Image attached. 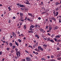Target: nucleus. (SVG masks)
I'll return each instance as SVG.
<instances>
[{
	"label": "nucleus",
	"instance_id": "nucleus-1",
	"mask_svg": "<svg viewBox=\"0 0 61 61\" xmlns=\"http://www.w3.org/2000/svg\"><path fill=\"white\" fill-rule=\"evenodd\" d=\"M25 59L27 61H30V59H30L29 57H26Z\"/></svg>",
	"mask_w": 61,
	"mask_h": 61
},
{
	"label": "nucleus",
	"instance_id": "nucleus-39",
	"mask_svg": "<svg viewBox=\"0 0 61 61\" xmlns=\"http://www.w3.org/2000/svg\"><path fill=\"white\" fill-rule=\"evenodd\" d=\"M57 37H58V38H60V36L59 35H57Z\"/></svg>",
	"mask_w": 61,
	"mask_h": 61
},
{
	"label": "nucleus",
	"instance_id": "nucleus-6",
	"mask_svg": "<svg viewBox=\"0 0 61 61\" xmlns=\"http://www.w3.org/2000/svg\"><path fill=\"white\" fill-rule=\"evenodd\" d=\"M13 34L14 37H16V34H15V33H13Z\"/></svg>",
	"mask_w": 61,
	"mask_h": 61
},
{
	"label": "nucleus",
	"instance_id": "nucleus-60",
	"mask_svg": "<svg viewBox=\"0 0 61 61\" xmlns=\"http://www.w3.org/2000/svg\"><path fill=\"white\" fill-rule=\"evenodd\" d=\"M48 35H49V36H51V35L50 34H49V33H48Z\"/></svg>",
	"mask_w": 61,
	"mask_h": 61
},
{
	"label": "nucleus",
	"instance_id": "nucleus-18",
	"mask_svg": "<svg viewBox=\"0 0 61 61\" xmlns=\"http://www.w3.org/2000/svg\"><path fill=\"white\" fill-rule=\"evenodd\" d=\"M43 46H44V47H46L47 46V45L46 44H44Z\"/></svg>",
	"mask_w": 61,
	"mask_h": 61
},
{
	"label": "nucleus",
	"instance_id": "nucleus-9",
	"mask_svg": "<svg viewBox=\"0 0 61 61\" xmlns=\"http://www.w3.org/2000/svg\"><path fill=\"white\" fill-rule=\"evenodd\" d=\"M16 48V46H13L12 47V49H14L15 48Z\"/></svg>",
	"mask_w": 61,
	"mask_h": 61
},
{
	"label": "nucleus",
	"instance_id": "nucleus-32",
	"mask_svg": "<svg viewBox=\"0 0 61 61\" xmlns=\"http://www.w3.org/2000/svg\"><path fill=\"white\" fill-rule=\"evenodd\" d=\"M25 52H26V53H28V54L29 53V52H28V51H27V50H25Z\"/></svg>",
	"mask_w": 61,
	"mask_h": 61
},
{
	"label": "nucleus",
	"instance_id": "nucleus-13",
	"mask_svg": "<svg viewBox=\"0 0 61 61\" xmlns=\"http://www.w3.org/2000/svg\"><path fill=\"white\" fill-rule=\"evenodd\" d=\"M20 15L21 16H23V14L22 13H20Z\"/></svg>",
	"mask_w": 61,
	"mask_h": 61
},
{
	"label": "nucleus",
	"instance_id": "nucleus-49",
	"mask_svg": "<svg viewBox=\"0 0 61 61\" xmlns=\"http://www.w3.org/2000/svg\"><path fill=\"white\" fill-rule=\"evenodd\" d=\"M30 56H31V57H33V55H32L31 54H30Z\"/></svg>",
	"mask_w": 61,
	"mask_h": 61
},
{
	"label": "nucleus",
	"instance_id": "nucleus-8",
	"mask_svg": "<svg viewBox=\"0 0 61 61\" xmlns=\"http://www.w3.org/2000/svg\"><path fill=\"white\" fill-rule=\"evenodd\" d=\"M58 4L59 5L60 4V3L57 2H56V3L55 4L56 5H58Z\"/></svg>",
	"mask_w": 61,
	"mask_h": 61
},
{
	"label": "nucleus",
	"instance_id": "nucleus-34",
	"mask_svg": "<svg viewBox=\"0 0 61 61\" xmlns=\"http://www.w3.org/2000/svg\"><path fill=\"white\" fill-rule=\"evenodd\" d=\"M36 46H38V42H36Z\"/></svg>",
	"mask_w": 61,
	"mask_h": 61
},
{
	"label": "nucleus",
	"instance_id": "nucleus-5",
	"mask_svg": "<svg viewBox=\"0 0 61 61\" xmlns=\"http://www.w3.org/2000/svg\"><path fill=\"white\" fill-rule=\"evenodd\" d=\"M21 4L20 3L17 4V5L18 6H20V7L21 5Z\"/></svg>",
	"mask_w": 61,
	"mask_h": 61
},
{
	"label": "nucleus",
	"instance_id": "nucleus-48",
	"mask_svg": "<svg viewBox=\"0 0 61 61\" xmlns=\"http://www.w3.org/2000/svg\"><path fill=\"white\" fill-rule=\"evenodd\" d=\"M38 36V35H36L35 36V37H37Z\"/></svg>",
	"mask_w": 61,
	"mask_h": 61
},
{
	"label": "nucleus",
	"instance_id": "nucleus-15",
	"mask_svg": "<svg viewBox=\"0 0 61 61\" xmlns=\"http://www.w3.org/2000/svg\"><path fill=\"white\" fill-rule=\"evenodd\" d=\"M38 27V25H35L34 26V27H35V28H37Z\"/></svg>",
	"mask_w": 61,
	"mask_h": 61
},
{
	"label": "nucleus",
	"instance_id": "nucleus-57",
	"mask_svg": "<svg viewBox=\"0 0 61 61\" xmlns=\"http://www.w3.org/2000/svg\"><path fill=\"white\" fill-rule=\"evenodd\" d=\"M11 55H12V53H10L9 55V56H11Z\"/></svg>",
	"mask_w": 61,
	"mask_h": 61
},
{
	"label": "nucleus",
	"instance_id": "nucleus-37",
	"mask_svg": "<svg viewBox=\"0 0 61 61\" xmlns=\"http://www.w3.org/2000/svg\"><path fill=\"white\" fill-rule=\"evenodd\" d=\"M24 19V18L23 17H21V18L20 19V20H23Z\"/></svg>",
	"mask_w": 61,
	"mask_h": 61
},
{
	"label": "nucleus",
	"instance_id": "nucleus-17",
	"mask_svg": "<svg viewBox=\"0 0 61 61\" xmlns=\"http://www.w3.org/2000/svg\"><path fill=\"white\" fill-rule=\"evenodd\" d=\"M58 27L56 26V27H55V29H58Z\"/></svg>",
	"mask_w": 61,
	"mask_h": 61
},
{
	"label": "nucleus",
	"instance_id": "nucleus-58",
	"mask_svg": "<svg viewBox=\"0 0 61 61\" xmlns=\"http://www.w3.org/2000/svg\"><path fill=\"white\" fill-rule=\"evenodd\" d=\"M21 21V22H24V20H20Z\"/></svg>",
	"mask_w": 61,
	"mask_h": 61
},
{
	"label": "nucleus",
	"instance_id": "nucleus-16",
	"mask_svg": "<svg viewBox=\"0 0 61 61\" xmlns=\"http://www.w3.org/2000/svg\"><path fill=\"white\" fill-rule=\"evenodd\" d=\"M50 38H47V41H49L50 42Z\"/></svg>",
	"mask_w": 61,
	"mask_h": 61
},
{
	"label": "nucleus",
	"instance_id": "nucleus-35",
	"mask_svg": "<svg viewBox=\"0 0 61 61\" xmlns=\"http://www.w3.org/2000/svg\"><path fill=\"white\" fill-rule=\"evenodd\" d=\"M43 29H42V28H41L40 29L41 32H42V31H43Z\"/></svg>",
	"mask_w": 61,
	"mask_h": 61
},
{
	"label": "nucleus",
	"instance_id": "nucleus-41",
	"mask_svg": "<svg viewBox=\"0 0 61 61\" xmlns=\"http://www.w3.org/2000/svg\"><path fill=\"white\" fill-rule=\"evenodd\" d=\"M59 49H59V47L57 48V50H59Z\"/></svg>",
	"mask_w": 61,
	"mask_h": 61
},
{
	"label": "nucleus",
	"instance_id": "nucleus-30",
	"mask_svg": "<svg viewBox=\"0 0 61 61\" xmlns=\"http://www.w3.org/2000/svg\"><path fill=\"white\" fill-rule=\"evenodd\" d=\"M10 49V48H6V50L7 51H9V50Z\"/></svg>",
	"mask_w": 61,
	"mask_h": 61
},
{
	"label": "nucleus",
	"instance_id": "nucleus-51",
	"mask_svg": "<svg viewBox=\"0 0 61 61\" xmlns=\"http://www.w3.org/2000/svg\"><path fill=\"white\" fill-rule=\"evenodd\" d=\"M15 59L16 60V59H17V56H15Z\"/></svg>",
	"mask_w": 61,
	"mask_h": 61
},
{
	"label": "nucleus",
	"instance_id": "nucleus-63",
	"mask_svg": "<svg viewBox=\"0 0 61 61\" xmlns=\"http://www.w3.org/2000/svg\"><path fill=\"white\" fill-rule=\"evenodd\" d=\"M41 19V18L40 17H39L38 18V19H39V20H40Z\"/></svg>",
	"mask_w": 61,
	"mask_h": 61
},
{
	"label": "nucleus",
	"instance_id": "nucleus-14",
	"mask_svg": "<svg viewBox=\"0 0 61 61\" xmlns=\"http://www.w3.org/2000/svg\"><path fill=\"white\" fill-rule=\"evenodd\" d=\"M52 27H50L49 28V30H50V31H51V30H52Z\"/></svg>",
	"mask_w": 61,
	"mask_h": 61
},
{
	"label": "nucleus",
	"instance_id": "nucleus-36",
	"mask_svg": "<svg viewBox=\"0 0 61 61\" xmlns=\"http://www.w3.org/2000/svg\"><path fill=\"white\" fill-rule=\"evenodd\" d=\"M54 56L53 55H51V58H54Z\"/></svg>",
	"mask_w": 61,
	"mask_h": 61
},
{
	"label": "nucleus",
	"instance_id": "nucleus-54",
	"mask_svg": "<svg viewBox=\"0 0 61 61\" xmlns=\"http://www.w3.org/2000/svg\"><path fill=\"white\" fill-rule=\"evenodd\" d=\"M32 14L30 13H29L28 14V15H31Z\"/></svg>",
	"mask_w": 61,
	"mask_h": 61
},
{
	"label": "nucleus",
	"instance_id": "nucleus-20",
	"mask_svg": "<svg viewBox=\"0 0 61 61\" xmlns=\"http://www.w3.org/2000/svg\"><path fill=\"white\" fill-rule=\"evenodd\" d=\"M8 9H9V11H10V10H11V8H10V7H8Z\"/></svg>",
	"mask_w": 61,
	"mask_h": 61
},
{
	"label": "nucleus",
	"instance_id": "nucleus-25",
	"mask_svg": "<svg viewBox=\"0 0 61 61\" xmlns=\"http://www.w3.org/2000/svg\"><path fill=\"white\" fill-rule=\"evenodd\" d=\"M15 45H16V46H18V44L17 42H16L15 43Z\"/></svg>",
	"mask_w": 61,
	"mask_h": 61
},
{
	"label": "nucleus",
	"instance_id": "nucleus-26",
	"mask_svg": "<svg viewBox=\"0 0 61 61\" xmlns=\"http://www.w3.org/2000/svg\"><path fill=\"white\" fill-rule=\"evenodd\" d=\"M59 22L61 23V19L60 18L59 19Z\"/></svg>",
	"mask_w": 61,
	"mask_h": 61
},
{
	"label": "nucleus",
	"instance_id": "nucleus-7",
	"mask_svg": "<svg viewBox=\"0 0 61 61\" xmlns=\"http://www.w3.org/2000/svg\"><path fill=\"white\" fill-rule=\"evenodd\" d=\"M61 40H57V42H61Z\"/></svg>",
	"mask_w": 61,
	"mask_h": 61
},
{
	"label": "nucleus",
	"instance_id": "nucleus-24",
	"mask_svg": "<svg viewBox=\"0 0 61 61\" xmlns=\"http://www.w3.org/2000/svg\"><path fill=\"white\" fill-rule=\"evenodd\" d=\"M40 50H41V51H43L44 50V49L43 48H41Z\"/></svg>",
	"mask_w": 61,
	"mask_h": 61
},
{
	"label": "nucleus",
	"instance_id": "nucleus-11",
	"mask_svg": "<svg viewBox=\"0 0 61 61\" xmlns=\"http://www.w3.org/2000/svg\"><path fill=\"white\" fill-rule=\"evenodd\" d=\"M25 11H28V8H26L25 9Z\"/></svg>",
	"mask_w": 61,
	"mask_h": 61
},
{
	"label": "nucleus",
	"instance_id": "nucleus-23",
	"mask_svg": "<svg viewBox=\"0 0 61 61\" xmlns=\"http://www.w3.org/2000/svg\"><path fill=\"white\" fill-rule=\"evenodd\" d=\"M21 10L22 11H23V10H25V9L24 8H22L21 9Z\"/></svg>",
	"mask_w": 61,
	"mask_h": 61
},
{
	"label": "nucleus",
	"instance_id": "nucleus-38",
	"mask_svg": "<svg viewBox=\"0 0 61 61\" xmlns=\"http://www.w3.org/2000/svg\"><path fill=\"white\" fill-rule=\"evenodd\" d=\"M46 11L42 13L43 14H46Z\"/></svg>",
	"mask_w": 61,
	"mask_h": 61
},
{
	"label": "nucleus",
	"instance_id": "nucleus-3",
	"mask_svg": "<svg viewBox=\"0 0 61 61\" xmlns=\"http://www.w3.org/2000/svg\"><path fill=\"white\" fill-rule=\"evenodd\" d=\"M20 7H25V6L24 5H21Z\"/></svg>",
	"mask_w": 61,
	"mask_h": 61
},
{
	"label": "nucleus",
	"instance_id": "nucleus-27",
	"mask_svg": "<svg viewBox=\"0 0 61 61\" xmlns=\"http://www.w3.org/2000/svg\"><path fill=\"white\" fill-rule=\"evenodd\" d=\"M57 60H61V57H60V58H57Z\"/></svg>",
	"mask_w": 61,
	"mask_h": 61
},
{
	"label": "nucleus",
	"instance_id": "nucleus-62",
	"mask_svg": "<svg viewBox=\"0 0 61 61\" xmlns=\"http://www.w3.org/2000/svg\"><path fill=\"white\" fill-rule=\"evenodd\" d=\"M15 17H13V19H15Z\"/></svg>",
	"mask_w": 61,
	"mask_h": 61
},
{
	"label": "nucleus",
	"instance_id": "nucleus-53",
	"mask_svg": "<svg viewBox=\"0 0 61 61\" xmlns=\"http://www.w3.org/2000/svg\"><path fill=\"white\" fill-rule=\"evenodd\" d=\"M30 16L32 17H34V16L32 15L31 14V15H30Z\"/></svg>",
	"mask_w": 61,
	"mask_h": 61
},
{
	"label": "nucleus",
	"instance_id": "nucleus-61",
	"mask_svg": "<svg viewBox=\"0 0 61 61\" xmlns=\"http://www.w3.org/2000/svg\"><path fill=\"white\" fill-rule=\"evenodd\" d=\"M42 32H44V33H45V31H44V30H43L42 31Z\"/></svg>",
	"mask_w": 61,
	"mask_h": 61
},
{
	"label": "nucleus",
	"instance_id": "nucleus-44",
	"mask_svg": "<svg viewBox=\"0 0 61 61\" xmlns=\"http://www.w3.org/2000/svg\"><path fill=\"white\" fill-rule=\"evenodd\" d=\"M9 23H11V20H9V21H8Z\"/></svg>",
	"mask_w": 61,
	"mask_h": 61
},
{
	"label": "nucleus",
	"instance_id": "nucleus-45",
	"mask_svg": "<svg viewBox=\"0 0 61 61\" xmlns=\"http://www.w3.org/2000/svg\"><path fill=\"white\" fill-rule=\"evenodd\" d=\"M6 43L7 44V46L8 45V43L7 42V41H6Z\"/></svg>",
	"mask_w": 61,
	"mask_h": 61
},
{
	"label": "nucleus",
	"instance_id": "nucleus-52",
	"mask_svg": "<svg viewBox=\"0 0 61 61\" xmlns=\"http://www.w3.org/2000/svg\"><path fill=\"white\" fill-rule=\"evenodd\" d=\"M33 47H34V48H35V47H36V45L35 44L34 45H33Z\"/></svg>",
	"mask_w": 61,
	"mask_h": 61
},
{
	"label": "nucleus",
	"instance_id": "nucleus-4",
	"mask_svg": "<svg viewBox=\"0 0 61 61\" xmlns=\"http://www.w3.org/2000/svg\"><path fill=\"white\" fill-rule=\"evenodd\" d=\"M50 42H51L52 43H54V41H53V40H50Z\"/></svg>",
	"mask_w": 61,
	"mask_h": 61
},
{
	"label": "nucleus",
	"instance_id": "nucleus-59",
	"mask_svg": "<svg viewBox=\"0 0 61 61\" xmlns=\"http://www.w3.org/2000/svg\"><path fill=\"white\" fill-rule=\"evenodd\" d=\"M47 57L48 58V59L50 58V56H48Z\"/></svg>",
	"mask_w": 61,
	"mask_h": 61
},
{
	"label": "nucleus",
	"instance_id": "nucleus-2",
	"mask_svg": "<svg viewBox=\"0 0 61 61\" xmlns=\"http://www.w3.org/2000/svg\"><path fill=\"white\" fill-rule=\"evenodd\" d=\"M51 19H52V20H53L54 21H56V19L54 17H52V18H51Z\"/></svg>",
	"mask_w": 61,
	"mask_h": 61
},
{
	"label": "nucleus",
	"instance_id": "nucleus-56",
	"mask_svg": "<svg viewBox=\"0 0 61 61\" xmlns=\"http://www.w3.org/2000/svg\"><path fill=\"white\" fill-rule=\"evenodd\" d=\"M35 54H36V55H38V52H36L35 53Z\"/></svg>",
	"mask_w": 61,
	"mask_h": 61
},
{
	"label": "nucleus",
	"instance_id": "nucleus-10",
	"mask_svg": "<svg viewBox=\"0 0 61 61\" xmlns=\"http://www.w3.org/2000/svg\"><path fill=\"white\" fill-rule=\"evenodd\" d=\"M12 45L13 44H12V43L11 42L10 43V46L11 47V46H12Z\"/></svg>",
	"mask_w": 61,
	"mask_h": 61
},
{
	"label": "nucleus",
	"instance_id": "nucleus-33",
	"mask_svg": "<svg viewBox=\"0 0 61 61\" xmlns=\"http://www.w3.org/2000/svg\"><path fill=\"white\" fill-rule=\"evenodd\" d=\"M57 40L56 38H54V40H55V42H57Z\"/></svg>",
	"mask_w": 61,
	"mask_h": 61
},
{
	"label": "nucleus",
	"instance_id": "nucleus-12",
	"mask_svg": "<svg viewBox=\"0 0 61 61\" xmlns=\"http://www.w3.org/2000/svg\"><path fill=\"white\" fill-rule=\"evenodd\" d=\"M24 28L25 30L26 29V25H24Z\"/></svg>",
	"mask_w": 61,
	"mask_h": 61
},
{
	"label": "nucleus",
	"instance_id": "nucleus-29",
	"mask_svg": "<svg viewBox=\"0 0 61 61\" xmlns=\"http://www.w3.org/2000/svg\"><path fill=\"white\" fill-rule=\"evenodd\" d=\"M41 46H38V48L39 50H40V49H41Z\"/></svg>",
	"mask_w": 61,
	"mask_h": 61
},
{
	"label": "nucleus",
	"instance_id": "nucleus-43",
	"mask_svg": "<svg viewBox=\"0 0 61 61\" xmlns=\"http://www.w3.org/2000/svg\"><path fill=\"white\" fill-rule=\"evenodd\" d=\"M15 50H16V52L18 51V49L17 48H16V49H15Z\"/></svg>",
	"mask_w": 61,
	"mask_h": 61
},
{
	"label": "nucleus",
	"instance_id": "nucleus-64",
	"mask_svg": "<svg viewBox=\"0 0 61 61\" xmlns=\"http://www.w3.org/2000/svg\"><path fill=\"white\" fill-rule=\"evenodd\" d=\"M48 21V19L47 18L46 20V21Z\"/></svg>",
	"mask_w": 61,
	"mask_h": 61
},
{
	"label": "nucleus",
	"instance_id": "nucleus-50",
	"mask_svg": "<svg viewBox=\"0 0 61 61\" xmlns=\"http://www.w3.org/2000/svg\"><path fill=\"white\" fill-rule=\"evenodd\" d=\"M50 22L52 23V20H50Z\"/></svg>",
	"mask_w": 61,
	"mask_h": 61
},
{
	"label": "nucleus",
	"instance_id": "nucleus-21",
	"mask_svg": "<svg viewBox=\"0 0 61 61\" xmlns=\"http://www.w3.org/2000/svg\"><path fill=\"white\" fill-rule=\"evenodd\" d=\"M53 13L54 14V16H55L56 15V12H55V11H54L53 12Z\"/></svg>",
	"mask_w": 61,
	"mask_h": 61
},
{
	"label": "nucleus",
	"instance_id": "nucleus-46",
	"mask_svg": "<svg viewBox=\"0 0 61 61\" xmlns=\"http://www.w3.org/2000/svg\"><path fill=\"white\" fill-rule=\"evenodd\" d=\"M30 33H34V32L32 30L30 31Z\"/></svg>",
	"mask_w": 61,
	"mask_h": 61
},
{
	"label": "nucleus",
	"instance_id": "nucleus-42",
	"mask_svg": "<svg viewBox=\"0 0 61 61\" xmlns=\"http://www.w3.org/2000/svg\"><path fill=\"white\" fill-rule=\"evenodd\" d=\"M56 10H57H57H59V8H56Z\"/></svg>",
	"mask_w": 61,
	"mask_h": 61
},
{
	"label": "nucleus",
	"instance_id": "nucleus-40",
	"mask_svg": "<svg viewBox=\"0 0 61 61\" xmlns=\"http://www.w3.org/2000/svg\"><path fill=\"white\" fill-rule=\"evenodd\" d=\"M14 51L13 50H11V53H13L14 52Z\"/></svg>",
	"mask_w": 61,
	"mask_h": 61
},
{
	"label": "nucleus",
	"instance_id": "nucleus-31",
	"mask_svg": "<svg viewBox=\"0 0 61 61\" xmlns=\"http://www.w3.org/2000/svg\"><path fill=\"white\" fill-rule=\"evenodd\" d=\"M49 26H46V29H48V27Z\"/></svg>",
	"mask_w": 61,
	"mask_h": 61
},
{
	"label": "nucleus",
	"instance_id": "nucleus-19",
	"mask_svg": "<svg viewBox=\"0 0 61 61\" xmlns=\"http://www.w3.org/2000/svg\"><path fill=\"white\" fill-rule=\"evenodd\" d=\"M30 28L31 27H32V28H34V26L33 25H32L30 26Z\"/></svg>",
	"mask_w": 61,
	"mask_h": 61
},
{
	"label": "nucleus",
	"instance_id": "nucleus-22",
	"mask_svg": "<svg viewBox=\"0 0 61 61\" xmlns=\"http://www.w3.org/2000/svg\"><path fill=\"white\" fill-rule=\"evenodd\" d=\"M18 41L19 42H22V41H21V40L20 39H19L18 40Z\"/></svg>",
	"mask_w": 61,
	"mask_h": 61
},
{
	"label": "nucleus",
	"instance_id": "nucleus-28",
	"mask_svg": "<svg viewBox=\"0 0 61 61\" xmlns=\"http://www.w3.org/2000/svg\"><path fill=\"white\" fill-rule=\"evenodd\" d=\"M3 54V52L2 51H0V55H1Z\"/></svg>",
	"mask_w": 61,
	"mask_h": 61
},
{
	"label": "nucleus",
	"instance_id": "nucleus-55",
	"mask_svg": "<svg viewBox=\"0 0 61 61\" xmlns=\"http://www.w3.org/2000/svg\"><path fill=\"white\" fill-rule=\"evenodd\" d=\"M44 58H42L41 59V60H42L43 61L44 60Z\"/></svg>",
	"mask_w": 61,
	"mask_h": 61
},
{
	"label": "nucleus",
	"instance_id": "nucleus-47",
	"mask_svg": "<svg viewBox=\"0 0 61 61\" xmlns=\"http://www.w3.org/2000/svg\"><path fill=\"white\" fill-rule=\"evenodd\" d=\"M27 20H28V21H30V19L28 18L27 19Z\"/></svg>",
	"mask_w": 61,
	"mask_h": 61
}]
</instances>
